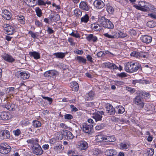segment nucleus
I'll use <instances>...</instances> for the list:
<instances>
[{
	"mask_svg": "<svg viewBox=\"0 0 156 156\" xmlns=\"http://www.w3.org/2000/svg\"><path fill=\"white\" fill-rule=\"evenodd\" d=\"M154 151L153 149H150L147 151L148 155L149 156H152L154 154Z\"/></svg>",
	"mask_w": 156,
	"mask_h": 156,
	"instance_id": "59",
	"label": "nucleus"
},
{
	"mask_svg": "<svg viewBox=\"0 0 156 156\" xmlns=\"http://www.w3.org/2000/svg\"><path fill=\"white\" fill-rule=\"evenodd\" d=\"M96 139L99 142H111L115 141L116 139L114 136H107L103 135H98L96 136Z\"/></svg>",
	"mask_w": 156,
	"mask_h": 156,
	"instance_id": "3",
	"label": "nucleus"
},
{
	"mask_svg": "<svg viewBox=\"0 0 156 156\" xmlns=\"http://www.w3.org/2000/svg\"><path fill=\"white\" fill-rule=\"evenodd\" d=\"M129 146L128 144L123 143H122L119 144V148L122 150L127 149Z\"/></svg>",
	"mask_w": 156,
	"mask_h": 156,
	"instance_id": "38",
	"label": "nucleus"
},
{
	"mask_svg": "<svg viewBox=\"0 0 156 156\" xmlns=\"http://www.w3.org/2000/svg\"><path fill=\"white\" fill-rule=\"evenodd\" d=\"M140 95L142 96V98L144 99H148L150 98V94L148 93L143 92L139 93Z\"/></svg>",
	"mask_w": 156,
	"mask_h": 156,
	"instance_id": "36",
	"label": "nucleus"
},
{
	"mask_svg": "<svg viewBox=\"0 0 156 156\" xmlns=\"http://www.w3.org/2000/svg\"><path fill=\"white\" fill-rule=\"evenodd\" d=\"M133 62H128L125 65L124 69L125 71L131 73Z\"/></svg>",
	"mask_w": 156,
	"mask_h": 156,
	"instance_id": "19",
	"label": "nucleus"
},
{
	"mask_svg": "<svg viewBox=\"0 0 156 156\" xmlns=\"http://www.w3.org/2000/svg\"><path fill=\"white\" fill-rule=\"evenodd\" d=\"M79 147L80 150H86L88 147L87 143L84 141H81L79 143Z\"/></svg>",
	"mask_w": 156,
	"mask_h": 156,
	"instance_id": "23",
	"label": "nucleus"
},
{
	"mask_svg": "<svg viewBox=\"0 0 156 156\" xmlns=\"http://www.w3.org/2000/svg\"><path fill=\"white\" fill-rule=\"evenodd\" d=\"M133 6L136 9L144 12L154 10L155 9L149 3L143 2H141L139 5H134Z\"/></svg>",
	"mask_w": 156,
	"mask_h": 156,
	"instance_id": "1",
	"label": "nucleus"
},
{
	"mask_svg": "<svg viewBox=\"0 0 156 156\" xmlns=\"http://www.w3.org/2000/svg\"><path fill=\"white\" fill-rule=\"evenodd\" d=\"M105 65L106 67L110 69H118V67L113 63L107 62L105 63Z\"/></svg>",
	"mask_w": 156,
	"mask_h": 156,
	"instance_id": "27",
	"label": "nucleus"
},
{
	"mask_svg": "<svg viewBox=\"0 0 156 156\" xmlns=\"http://www.w3.org/2000/svg\"><path fill=\"white\" fill-rule=\"evenodd\" d=\"M116 109L118 111V113L119 114H122L125 112V109L122 106L119 105V106L116 107Z\"/></svg>",
	"mask_w": 156,
	"mask_h": 156,
	"instance_id": "40",
	"label": "nucleus"
},
{
	"mask_svg": "<svg viewBox=\"0 0 156 156\" xmlns=\"http://www.w3.org/2000/svg\"><path fill=\"white\" fill-rule=\"evenodd\" d=\"M70 86L73 91H77L78 90L79 88V85L76 82H71L70 84Z\"/></svg>",
	"mask_w": 156,
	"mask_h": 156,
	"instance_id": "22",
	"label": "nucleus"
},
{
	"mask_svg": "<svg viewBox=\"0 0 156 156\" xmlns=\"http://www.w3.org/2000/svg\"><path fill=\"white\" fill-rule=\"evenodd\" d=\"M42 98L44 99L47 100L49 101V104L51 105L52 102V99L48 97L44 96L43 95L41 96Z\"/></svg>",
	"mask_w": 156,
	"mask_h": 156,
	"instance_id": "56",
	"label": "nucleus"
},
{
	"mask_svg": "<svg viewBox=\"0 0 156 156\" xmlns=\"http://www.w3.org/2000/svg\"><path fill=\"white\" fill-rule=\"evenodd\" d=\"M107 10L109 14H112L114 12V9L112 6L108 5L107 6Z\"/></svg>",
	"mask_w": 156,
	"mask_h": 156,
	"instance_id": "45",
	"label": "nucleus"
},
{
	"mask_svg": "<svg viewBox=\"0 0 156 156\" xmlns=\"http://www.w3.org/2000/svg\"><path fill=\"white\" fill-rule=\"evenodd\" d=\"M15 74L18 77H20L23 80L28 79L30 76L29 73L25 71H22L20 69L15 71Z\"/></svg>",
	"mask_w": 156,
	"mask_h": 156,
	"instance_id": "4",
	"label": "nucleus"
},
{
	"mask_svg": "<svg viewBox=\"0 0 156 156\" xmlns=\"http://www.w3.org/2000/svg\"><path fill=\"white\" fill-rule=\"evenodd\" d=\"M13 133L15 136H18L21 134V132L20 129H18L13 130Z\"/></svg>",
	"mask_w": 156,
	"mask_h": 156,
	"instance_id": "52",
	"label": "nucleus"
},
{
	"mask_svg": "<svg viewBox=\"0 0 156 156\" xmlns=\"http://www.w3.org/2000/svg\"><path fill=\"white\" fill-rule=\"evenodd\" d=\"M82 126L83 131L85 133H90L93 127V126L92 125L88 124L86 123H83Z\"/></svg>",
	"mask_w": 156,
	"mask_h": 156,
	"instance_id": "11",
	"label": "nucleus"
},
{
	"mask_svg": "<svg viewBox=\"0 0 156 156\" xmlns=\"http://www.w3.org/2000/svg\"><path fill=\"white\" fill-rule=\"evenodd\" d=\"M127 34L122 32H119L116 34V37H120L121 38H124L127 37Z\"/></svg>",
	"mask_w": 156,
	"mask_h": 156,
	"instance_id": "34",
	"label": "nucleus"
},
{
	"mask_svg": "<svg viewBox=\"0 0 156 156\" xmlns=\"http://www.w3.org/2000/svg\"><path fill=\"white\" fill-rule=\"evenodd\" d=\"M131 73L136 72L138 70L141 69V65L138 62H133Z\"/></svg>",
	"mask_w": 156,
	"mask_h": 156,
	"instance_id": "15",
	"label": "nucleus"
},
{
	"mask_svg": "<svg viewBox=\"0 0 156 156\" xmlns=\"http://www.w3.org/2000/svg\"><path fill=\"white\" fill-rule=\"evenodd\" d=\"M35 10L37 16L39 17H41L42 13L41 9L39 7H36Z\"/></svg>",
	"mask_w": 156,
	"mask_h": 156,
	"instance_id": "44",
	"label": "nucleus"
},
{
	"mask_svg": "<svg viewBox=\"0 0 156 156\" xmlns=\"http://www.w3.org/2000/svg\"><path fill=\"white\" fill-rule=\"evenodd\" d=\"M64 118L67 120H71L73 118V116L70 114H66L64 115Z\"/></svg>",
	"mask_w": 156,
	"mask_h": 156,
	"instance_id": "54",
	"label": "nucleus"
},
{
	"mask_svg": "<svg viewBox=\"0 0 156 156\" xmlns=\"http://www.w3.org/2000/svg\"><path fill=\"white\" fill-rule=\"evenodd\" d=\"M56 139L58 140H62L63 138L62 133L61 132H57L56 133Z\"/></svg>",
	"mask_w": 156,
	"mask_h": 156,
	"instance_id": "42",
	"label": "nucleus"
},
{
	"mask_svg": "<svg viewBox=\"0 0 156 156\" xmlns=\"http://www.w3.org/2000/svg\"><path fill=\"white\" fill-rule=\"evenodd\" d=\"M69 35L74 37L76 38H80V36L79 34L77 33V32L76 33L74 32L73 31L71 33L69 34Z\"/></svg>",
	"mask_w": 156,
	"mask_h": 156,
	"instance_id": "47",
	"label": "nucleus"
},
{
	"mask_svg": "<svg viewBox=\"0 0 156 156\" xmlns=\"http://www.w3.org/2000/svg\"><path fill=\"white\" fill-rule=\"evenodd\" d=\"M89 20V17L87 14H86L84 16L81 18L80 22L81 23H86Z\"/></svg>",
	"mask_w": 156,
	"mask_h": 156,
	"instance_id": "30",
	"label": "nucleus"
},
{
	"mask_svg": "<svg viewBox=\"0 0 156 156\" xmlns=\"http://www.w3.org/2000/svg\"><path fill=\"white\" fill-rule=\"evenodd\" d=\"M147 25L149 27L153 28L156 26V23L153 21H151L147 23Z\"/></svg>",
	"mask_w": 156,
	"mask_h": 156,
	"instance_id": "43",
	"label": "nucleus"
},
{
	"mask_svg": "<svg viewBox=\"0 0 156 156\" xmlns=\"http://www.w3.org/2000/svg\"><path fill=\"white\" fill-rule=\"evenodd\" d=\"M126 90L131 94H133L136 91V90L134 88L129 87H126Z\"/></svg>",
	"mask_w": 156,
	"mask_h": 156,
	"instance_id": "49",
	"label": "nucleus"
},
{
	"mask_svg": "<svg viewBox=\"0 0 156 156\" xmlns=\"http://www.w3.org/2000/svg\"><path fill=\"white\" fill-rule=\"evenodd\" d=\"M100 24H93L91 25V27L96 31H100L102 30V28L100 26Z\"/></svg>",
	"mask_w": 156,
	"mask_h": 156,
	"instance_id": "32",
	"label": "nucleus"
},
{
	"mask_svg": "<svg viewBox=\"0 0 156 156\" xmlns=\"http://www.w3.org/2000/svg\"><path fill=\"white\" fill-rule=\"evenodd\" d=\"M2 58L6 61L12 63L15 61V59L11 55L5 53L2 56Z\"/></svg>",
	"mask_w": 156,
	"mask_h": 156,
	"instance_id": "16",
	"label": "nucleus"
},
{
	"mask_svg": "<svg viewBox=\"0 0 156 156\" xmlns=\"http://www.w3.org/2000/svg\"><path fill=\"white\" fill-rule=\"evenodd\" d=\"M0 116L1 119L4 120H9L12 117L10 112H2L0 113Z\"/></svg>",
	"mask_w": 156,
	"mask_h": 156,
	"instance_id": "12",
	"label": "nucleus"
},
{
	"mask_svg": "<svg viewBox=\"0 0 156 156\" xmlns=\"http://www.w3.org/2000/svg\"><path fill=\"white\" fill-rule=\"evenodd\" d=\"M29 55L35 59H38L40 58V53L36 51L30 52L29 53Z\"/></svg>",
	"mask_w": 156,
	"mask_h": 156,
	"instance_id": "25",
	"label": "nucleus"
},
{
	"mask_svg": "<svg viewBox=\"0 0 156 156\" xmlns=\"http://www.w3.org/2000/svg\"><path fill=\"white\" fill-rule=\"evenodd\" d=\"M105 153V154L107 156H112L116 154L117 152L114 149H108Z\"/></svg>",
	"mask_w": 156,
	"mask_h": 156,
	"instance_id": "24",
	"label": "nucleus"
},
{
	"mask_svg": "<svg viewBox=\"0 0 156 156\" xmlns=\"http://www.w3.org/2000/svg\"><path fill=\"white\" fill-rule=\"evenodd\" d=\"M67 132L68 133V135L67 136L65 137V138L67 139H72L73 137V136L72 133L69 131Z\"/></svg>",
	"mask_w": 156,
	"mask_h": 156,
	"instance_id": "53",
	"label": "nucleus"
},
{
	"mask_svg": "<svg viewBox=\"0 0 156 156\" xmlns=\"http://www.w3.org/2000/svg\"><path fill=\"white\" fill-rule=\"evenodd\" d=\"M10 136L9 132L7 130H5L2 133L1 137L3 139H7Z\"/></svg>",
	"mask_w": 156,
	"mask_h": 156,
	"instance_id": "26",
	"label": "nucleus"
},
{
	"mask_svg": "<svg viewBox=\"0 0 156 156\" xmlns=\"http://www.w3.org/2000/svg\"><path fill=\"white\" fill-rule=\"evenodd\" d=\"M14 90L15 88L14 87H9L6 89L5 92L6 94H13Z\"/></svg>",
	"mask_w": 156,
	"mask_h": 156,
	"instance_id": "37",
	"label": "nucleus"
},
{
	"mask_svg": "<svg viewBox=\"0 0 156 156\" xmlns=\"http://www.w3.org/2000/svg\"><path fill=\"white\" fill-rule=\"evenodd\" d=\"M104 127V124L103 123H101L96 126L95 127V129L96 130H99L103 129Z\"/></svg>",
	"mask_w": 156,
	"mask_h": 156,
	"instance_id": "46",
	"label": "nucleus"
},
{
	"mask_svg": "<svg viewBox=\"0 0 156 156\" xmlns=\"http://www.w3.org/2000/svg\"><path fill=\"white\" fill-rule=\"evenodd\" d=\"M62 149V147L61 145L56 146L54 147V150L56 151H58Z\"/></svg>",
	"mask_w": 156,
	"mask_h": 156,
	"instance_id": "63",
	"label": "nucleus"
},
{
	"mask_svg": "<svg viewBox=\"0 0 156 156\" xmlns=\"http://www.w3.org/2000/svg\"><path fill=\"white\" fill-rule=\"evenodd\" d=\"M32 125L34 127L37 128L40 127L41 126V124L40 121L35 120L33 121Z\"/></svg>",
	"mask_w": 156,
	"mask_h": 156,
	"instance_id": "35",
	"label": "nucleus"
},
{
	"mask_svg": "<svg viewBox=\"0 0 156 156\" xmlns=\"http://www.w3.org/2000/svg\"><path fill=\"white\" fill-rule=\"evenodd\" d=\"M66 55V54L65 53L62 52L55 53L53 54V55L55 56L56 58L61 59L64 58Z\"/></svg>",
	"mask_w": 156,
	"mask_h": 156,
	"instance_id": "28",
	"label": "nucleus"
},
{
	"mask_svg": "<svg viewBox=\"0 0 156 156\" xmlns=\"http://www.w3.org/2000/svg\"><path fill=\"white\" fill-rule=\"evenodd\" d=\"M141 41L146 43H149L151 42L152 40V37L147 35H143L140 37Z\"/></svg>",
	"mask_w": 156,
	"mask_h": 156,
	"instance_id": "18",
	"label": "nucleus"
},
{
	"mask_svg": "<svg viewBox=\"0 0 156 156\" xmlns=\"http://www.w3.org/2000/svg\"><path fill=\"white\" fill-rule=\"evenodd\" d=\"M28 34H30L31 37L34 38H35L36 37V34L34 33L32 31H29L28 32Z\"/></svg>",
	"mask_w": 156,
	"mask_h": 156,
	"instance_id": "64",
	"label": "nucleus"
},
{
	"mask_svg": "<svg viewBox=\"0 0 156 156\" xmlns=\"http://www.w3.org/2000/svg\"><path fill=\"white\" fill-rule=\"evenodd\" d=\"M104 115V112L102 111H98L92 114V118L96 122L101 121L102 117V115Z\"/></svg>",
	"mask_w": 156,
	"mask_h": 156,
	"instance_id": "8",
	"label": "nucleus"
},
{
	"mask_svg": "<svg viewBox=\"0 0 156 156\" xmlns=\"http://www.w3.org/2000/svg\"><path fill=\"white\" fill-rule=\"evenodd\" d=\"M86 58L87 59V60L90 62L92 63L93 62V61L92 60V58L90 55H87Z\"/></svg>",
	"mask_w": 156,
	"mask_h": 156,
	"instance_id": "62",
	"label": "nucleus"
},
{
	"mask_svg": "<svg viewBox=\"0 0 156 156\" xmlns=\"http://www.w3.org/2000/svg\"><path fill=\"white\" fill-rule=\"evenodd\" d=\"M11 147L6 143H2L0 145V153L3 154L8 153L10 151Z\"/></svg>",
	"mask_w": 156,
	"mask_h": 156,
	"instance_id": "5",
	"label": "nucleus"
},
{
	"mask_svg": "<svg viewBox=\"0 0 156 156\" xmlns=\"http://www.w3.org/2000/svg\"><path fill=\"white\" fill-rule=\"evenodd\" d=\"M60 20V16L58 14H56L54 15V18L53 19V21H58Z\"/></svg>",
	"mask_w": 156,
	"mask_h": 156,
	"instance_id": "55",
	"label": "nucleus"
},
{
	"mask_svg": "<svg viewBox=\"0 0 156 156\" xmlns=\"http://www.w3.org/2000/svg\"><path fill=\"white\" fill-rule=\"evenodd\" d=\"M33 153L37 155H40L43 153V151L40 146L38 144H34L33 146Z\"/></svg>",
	"mask_w": 156,
	"mask_h": 156,
	"instance_id": "6",
	"label": "nucleus"
},
{
	"mask_svg": "<svg viewBox=\"0 0 156 156\" xmlns=\"http://www.w3.org/2000/svg\"><path fill=\"white\" fill-rule=\"evenodd\" d=\"M129 34L131 36H135V35L136 33V31L133 29H131L129 31Z\"/></svg>",
	"mask_w": 156,
	"mask_h": 156,
	"instance_id": "57",
	"label": "nucleus"
},
{
	"mask_svg": "<svg viewBox=\"0 0 156 156\" xmlns=\"http://www.w3.org/2000/svg\"><path fill=\"white\" fill-rule=\"evenodd\" d=\"M68 41L70 43V44L71 46H74L75 45V43L73 41V39L72 37H69L68 39Z\"/></svg>",
	"mask_w": 156,
	"mask_h": 156,
	"instance_id": "58",
	"label": "nucleus"
},
{
	"mask_svg": "<svg viewBox=\"0 0 156 156\" xmlns=\"http://www.w3.org/2000/svg\"><path fill=\"white\" fill-rule=\"evenodd\" d=\"M58 75V72L55 70L47 71L44 74V76L46 77H51L54 78H55L56 76Z\"/></svg>",
	"mask_w": 156,
	"mask_h": 156,
	"instance_id": "10",
	"label": "nucleus"
},
{
	"mask_svg": "<svg viewBox=\"0 0 156 156\" xmlns=\"http://www.w3.org/2000/svg\"><path fill=\"white\" fill-rule=\"evenodd\" d=\"M106 112L108 113L109 115L115 114L116 111L113 106L109 103H108L106 105Z\"/></svg>",
	"mask_w": 156,
	"mask_h": 156,
	"instance_id": "14",
	"label": "nucleus"
},
{
	"mask_svg": "<svg viewBox=\"0 0 156 156\" xmlns=\"http://www.w3.org/2000/svg\"><path fill=\"white\" fill-rule=\"evenodd\" d=\"M76 59L78 61L79 63H83L86 64L87 62L86 59L82 56H77Z\"/></svg>",
	"mask_w": 156,
	"mask_h": 156,
	"instance_id": "29",
	"label": "nucleus"
},
{
	"mask_svg": "<svg viewBox=\"0 0 156 156\" xmlns=\"http://www.w3.org/2000/svg\"><path fill=\"white\" fill-rule=\"evenodd\" d=\"M97 55L98 57H101L104 56V51H101L99 52L97 54Z\"/></svg>",
	"mask_w": 156,
	"mask_h": 156,
	"instance_id": "60",
	"label": "nucleus"
},
{
	"mask_svg": "<svg viewBox=\"0 0 156 156\" xmlns=\"http://www.w3.org/2000/svg\"><path fill=\"white\" fill-rule=\"evenodd\" d=\"M98 22L101 26L105 28L112 29L114 27V25L112 22L104 16L99 18Z\"/></svg>",
	"mask_w": 156,
	"mask_h": 156,
	"instance_id": "2",
	"label": "nucleus"
},
{
	"mask_svg": "<svg viewBox=\"0 0 156 156\" xmlns=\"http://www.w3.org/2000/svg\"><path fill=\"white\" fill-rule=\"evenodd\" d=\"M58 66L61 69L62 68L63 69H65L67 68L66 65L62 63H59Z\"/></svg>",
	"mask_w": 156,
	"mask_h": 156,
	"instance_id": "61",
	"label": "nucleus"
},
{
	"mask_svg": "<svg viewBox=\"0 0 156 156\" xmlns=\"http://www.w3.org/2000/svg\"><path fill=\"white\" fill-rule=\"evenodd\" d=\"M3 12L2 17L3 18L7 20L11 19L12 16L11 14L9 11L5 9L3 11Z\"/></svg>",
	"mask_w": 156,
	"mask_h": 156,
	"instance_id": "21",
	"label": "nucleus"
},
{
	"mask_svg": "<svg viewBox=\"0 0 156 156\" xmlns=\"http://www.w3.org/2000/svg\"><path fill=\"white\" fill-rule=\"evenodd\" d=\"M79 7L81 9L85 11H88L90 9V6L87 2L85 1L81 2L79 4Z\"/></svg>",
	"mask_w": 156,
	"mask_h": 156,
	"instance_id": "13",
	"label": "nucleus"
},
{
	"mask_svg": "<svg viewBox=\"0 0 156 156\" xmlns=\"http://www.w3.org/2000/svg\"><path fill=\"white\" fill-rule=\"evenodd\" d=\"M74 15L77 17L81 16L82 14V12L79 9H75L74 10Z\"/></svg>",
	"mask_w": 156,
	"mask_h": 156,
	"instance_id": "41",
	"label": "nucleus"
},
{
	"mask_svg": "<svg viewBox=\"0 0 156 156\" xmlns=\"http://www.w3.org/2000/svg\"><path fill=\"white\" fill-rule=\"evenodd\" d=\"M140 96V94L136 96L133 99V103L138 105L140 108H143L144 106V103Z\"/></svg>",
	"mask_w": 156,
	"mask_h": 156,
	"instance_id": "7",
	"label": "nucleus"
},
{
	"mask_svg": "<svg viewBox=\"0 0 156 156\" xmlns=\"http://www.w3.org/2000/svg\"><path fill=\"white\" fill-rule=\"evenodd\" d=\"M4 27L5 31L8 35H12L13 34L15 30V28L13 26L6 24H4Z\"/></svg>",
	"mask_w": 156,
	"mask_h": 156,
	"instance_id": "9",
	"label": "nucleus"
},
{
	"mask_svg": "<svg viewBox=\"0 0 156 156\" xmlns=\"http://www.w3.org/2000/svg\"><path fill=\"white\" fill-rule=\"evenodd\" d=\"M86 39L88 41H92L93 42H96L98 41V37L92 34L89 35L86 37Z\"/></svg>",
	"mask_w": 156,
	"mask_h": 156,
	"instance_id": "20",
	"label": "nucleus"
},
{
	"mask_svg": "<svg viewBox=\"0 0 156 156\" xmlns=\"http://www.w3.org/2000/svg\"><path fill=\"white\" fill-rule=\"evenodd\" d=\"M139 58H146L147 56V54L143 52H139Z\"/></svg>",
	"mask_w": 156,
	"mask_h": 156,
	"instance_id": "50",
	"label": "nucleus"
},
{
	"mask_svg": "<svg viewBox=\"0 0 156 156\" xmlns=\"http://www.w3.org/2000/svg\"><path fill=\"white\" fill-rule=\"evenodd\" d=\"M94 5L97 9H101L105 6L104 3L101 0H96L94 2Z\"/></svg>",
	"mask_w": 156,
	"mask_h": 156,
	"instance_id": "17",
	"label": "nucleus"
},
{
	"mask_svg": "<svg viewBox=\"0 0 156 156\" xmlns=\"http://www.w3.org/2000/svg\"><path fill=\"white\" fill-rule=\"evenodd\" d=\"M19 21V22L21 24H24L25 23L24 17L22 16H20L18 18Z\"/></svg>",
	"mask_w": 156,
	"mask_h": 156,
	"instance_id": "48",
	"label": "nucleus"
},
{
	"mask_svg": "<svg viewBox=\"0 0 156 156\" xmlns=\"http://www.w3.org/2000/svg\"><path fill=\"white\" fill-rule=\"evenodd\" d=\"M139 52L134 51L132 52L130 54V55L131 56L139 58Z\"/></svg>",
	"mask_w": 156,
	"mask_h": 156,
	"instance_id": "51",
	"label": "nucleus"
},
{
	"mask_svg": "<svg viewBox=\"0 0 156 156\" xmlns=\"http://www.w3.org/2000/svg\"><path fill=\"white\" fill-rule=\"evenodd\" d=\"M94 96V93L93 91H90L86 94V99L88 100H91Z\"/></svg>",
	"mask_w": 156,
	"mask_h": 156,
	"instance_id": "33",
	"label": "nucleus"
},
{
	"mask_svg": "<svg viewBox=\"0 0 156 156\" xmlns=\"http://www.w3.org/2000/svg\"><path fill=\"white\" fill-rule=\"evenodd\" d=\"M14 106L13 105H12L9 103H7V104L5 105H3L2 106L4 108H5L7 109L9 111L13 110L14 109Z\"/></svg>",
	"mask_w": 156,
	"mask_h": 156,
	"instance_id": "31",
	"label": "nucleus"
},
{
	"mask_svg": "<svg viewBox=\"0 0 156 156\" xmlns=\"http://www.w3.org/2000/svg\"><path fill=\"white\" fill-rule=\"evenodd\" d=\"M27 142L28 143L32 144L33 145L34 144H37V142H38V140L37 138H32L31 139L27 140Z\"/></svg>",
	"mask_w": 156,
	"mask_h": 156,
	"instance_id": "39",
	"label": "nucleus"
}]
</instances>
